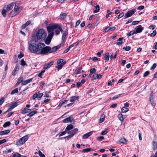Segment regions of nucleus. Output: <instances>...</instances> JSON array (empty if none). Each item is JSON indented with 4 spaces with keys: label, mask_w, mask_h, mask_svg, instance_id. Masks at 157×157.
I'll return each mask as SVG.
<instances>
[{
    "label": "nucleus",
    "mask_w": 157,
    "mask_h": 157,
    "mask_svg": "<svg viewBox=\"0 0 157 157\" xmlns=\"http://www.w3.org/2000/svg\"><path fill=\"white\" fill-rule=\"evenodd\" d=\"M58 26L57 24L53 25L47 27L48 33H49L48 37L45 40V43L47 44H49L51 41L52 39L54 34V30Z\"/></svg>",
    "instance_id": "obj_1"
},
{
    "label": "nucleus",
    "mask_w": 157,
    "mask_h": 157,
    "mask_svg": "<svg viewBox=\"0 0 157 157\" xmlns=\"http://www.w3.org/2000/svg\"><path fill=\"white\" fill-rule=\"evenodd\" d=\"M45 44L44 43H40L37 44L35 53L38 54L46 55L48 47H44Z\"/></svg>",
    "instance_id": "obj_2"
},
{
    "label": "nucleus",
    "mask_w": 157,
    "mask_h": 157,
    "mask_svg": "<svg viewBox=\"0 0 157 157\" xmlns=\"http://www.w3.org/2000/svg\"><path fill=\"white\" fill-rule=\"evenodd\" d=\"M46 36L47 33L45 32L44 29H40L36 33L35 38V41L37 42L40 40H44L46 37Z\"/></svg>",
    "instance_id": "obj_3"
},
{
    "label": "nucleus",
    "mask_w": 157,
    "mask_h": 157,
    "mask_svg": "<svg viewBox=\"0 0 157 157\" xmlns=\"http://www.w3.org/2000/svg\"><path fill=\"white\" fill-rule=\"evenodd\" d=\"M22 7H17L15 6L14 9L10 13V16L11 17H13L18 14L21 10Z\"/></svg>",
    "instance_id": "obj_4"
},
{
    "label": "nucleus",
    "mask_w": 157,
    "mask_h": 157,
    "mask_svg": "<svg viewBox=\"0 0 157 157\" xmlns=\"http://www.w3.org/2000/svg\"><path fill=\"white\" fill-rule=\"evenodd\" d=\"M28 139V135H25L20 138L16 143L17 145H21L24 144Z\"/></svg>",
    "instance_id": "obj_5"
},
{
    "label": "nucleus",
    "mask_w": 157,
    "mask_h": 157,
    "mask_svg": "<svg viewBox=\"0 0 157 157\" xmlns=\"http://www.w3.org/2000/svg\"><path fill=\"white\" fill-rule=\"evenodd\" d=\"M37 44L35 43L28 44L29 49L30 52L32 53H34Z\"/></svg>",
    "instance_id": "obj_6"
},
{
    "label": "nucleus",
    "mask_w": 157,
    "mask_h": 157,
    "mask_svg": "<svg viewBox=\"0 0 157 157\" xmlns=\"http://www.w3.org/2000/svg\"><path fill=\"white\" fill-rule=\"evenodd\" d=\"M136 10L135 9H133L132 10L128 11L125 14L126 17L125 18L131 17L133 14L136 11Z\"/></svg>",
    "instance_id": "obj_7"
},
{
    "label": "nucleus",
    "mask_w": 157,
    "mask_h": 157,
    "mask_svg": "<svg viewBox=\"0 0 157 157\" xmlns=\"http://www.w3.org/2000/svg\"><path fill=\"white\" fill-rule=\"evenodd\" d=\"M46 47H49L48 48H47L48 50L46 52V54H47L48 52L52 53L54 52L57 50V48H56V46L53 47L52 48H51L49 46H47Z\"/></svg>",
    "instance_id": "obj_8"
},
{
    "label": "nucleus",
    "mask_w": 157,
    "mask_h": 157,
    "mask_svg": "<svg viewBox=\"0 0 157 157\" xmlns=\"http://www.w3.org/2000/svg\"><path fill=\"white\" fill-rule=\"evenodd\" d=\"M54 61H52L48 63H46L44 66L43 69L44 70L49 68L53 64Z\"/></svg>",
    "instance_id": "obj_9"
},
{
    "label": "nucleus",
    "mask_w": 157,
    "mask_h": 157,
    "mask_svg": "<svg viewBox=\"0 0 157 157\" xmlns=\"http://www.w3.org/2000/svg\"><path fill=\"white\" fill-rule=\"evenodd\" d=\"M136 33H140L144 29V27L141 25H139L136 28Z\"/></svg>",
    "instance_id": "obj_10"
},
{
    "label": "nucleus",
    "mask_w": 157,
    "mask_h": 157,
    "mask_svg": "<svg viewBox=\"0 0 157 157\" xmlns=\"http://www.w3.org/2000/svg\"><path fill=\"white\" fill-rule=\"evenodd\" d=\"M18 103V102L16 101V102L13 103V104L10 105H9L10 107L7 110V111H11L14 108L17 106V104Z\"/></svg>",
    "instance_id": "obj_11"
},
{
    "label": "nucleus",
    "mask_w": 157,
    "mask_h": 157,
    "mask_svg": "<svg viewBox=\"0 0 157 157\" xmlns=\"http://www.w3.org/2000/svg\"><path fill=\"white\" fill-rule=\"evenodd\" d=\"M79 97V96L75 95V96H73L70 98V102H74L76 100H78Z\"/></svg>",
    "instance_id": "obj_12"
},
{
    "label": "nucleus",
    "mask_w": 157,
    "mask_h": 157,
    "mask_svg": "<svg viewBox=\"0 0 157 157\" xmlns=\"http://www.w3.org/2000/svg\"><path fill=\"white\" fill-rule=\"evenodd\" d=\"M115 27L114 26L113 27H110L109 26L106 27L105 29V32H107L109 31H113L115 29Z\"/></svg>",
    "instance_id": "obj_13"
},
{
    "label": "nucleus",
    "mask_w": 157,
    "mask_h": 157,
    "mask_svg": "<svg viewBox=\"0 0 157 157\" xmlns=\"http://www.w3.org/2000/svg\"><path fill=\"white\" fill-rule=\"evenodd\" d=\"M73 120V119L72 117H69L64 119L63 122L64 123L71 122Z\"/></svg>",
    "instance_id": "obj_14"
},
{
    "label": "nucleus",
    "mask_w": 157,
    "mask_h": 157,
    "mask_svg": "<svg viewBox=\"0 0 157 157\" xmlns=\"http://www.w3.org/2000/svg\"><path fill=\"white\" fill-rule=\"evenodd\" d=\"M33 80V78L27 79L21 83V85L22 86L25 85L28 83L31 82Z\"/></svg>",
    "instance_id": "obj_15"
},
{
    "label": "nucleus",
    "mask_w": 157,
    "mask_h": 157,
    "mask_svg": "<svg viewBox=\"0 0 157 157\" xmlns=\"http://www.w3.org/2000/svg\"><path fill=\"white\" fill-rule=\"evenodd\" d=\"M14 4L13 3H11L7 6H5L4 8H6L7 11L10 10L13 6Z\"/></svg>",
    "instance_id": "obj_16"
},
{
    "label": "nucleus",
    "mask_w": 157,
    "mask_h": 157,
    "mask_svg": "<svg viewBox=\"0 0 157 157\" xmlns=\"http://www.w3.org/2000/svg\"><path fill=\"white\" fill-rule=\"evenodd\" d=\"M58 25V26H59V25L58 24H57ZM58 26H57V27L55 29V30H55L56 34V35L59 34V33L61 31H62V28L60 26H59L58 27Z\"/></svg>",
    "instance_id": "obj_17"
},
{
    "label": "nucleus",
    "mask_w": 157,
    "mask_h": 157,
    "mask_svg": "<svg viewBox=\"0 0 157 157\" xmlns=\"http://www.w3.org/2000/svg\"><path fill=\"white\" fill-rule=\"evenodd\" d=\"M92 134V133L91 132H89L87 133L84 134L82 137L83 139H86L88 138L89 136H90Z\"/></svg>",
    "instance_id": "obj_18"
},
{
    "label": "nucleus",
    "mask_w": 157,
    "mask_h": 157,
    "mask_svg": "<svg viewBox=\"0 0 157 157\" xmlns=\"http://www.w3.org/2000/svg\"><path fill=\"white\" fill-rule=\"evenodd\" d=\"M75 74L77 75L81 73L82 72H83V71L82 70V68L81 67H79L77 68L75 70Z\"/></svg>",
    "instance_id": "obj_19"
},
{
    "label": "nucleus",
    "mask_w": 157,
    "mask_h": 157,
    "mask_svg": "<svg viewBox=\"0 0 157 157\" xmlns=\"http://www.w3.org/2000/svg\"><path fill=\"white\" fill-rule=\"evenodd\" d=\"M10 132L9 130H6L0 132V135H3L7 134Z\"/></svg>",
    "instance_id": "obj_20"
},
{
    "label": "nucleus",
    "mask_w": 157,
    "mask_h": 157,
    "mask_svg": "<svg viewBox=\"0 0 157 157\" xmlns=\"http://www.w3.org/2000/svg\"><path fill=\"white\" fill-rule=\"evenodd\" d=\"M123 38H119L117 40L118 42L117 43V45H120L122 44L123 43Z\"/></svg>",
    "instance_id": "obj_21"
},
{
    "label": "nucleus",
    "mask_w": 157,
    "mask_h": 157,
    "mask_svg": "<svg viewBox=\"0 0 157 157\" xmlns=\"http://www.w3.org/2000/svg\"><path fill=\"white\" fill-rule=\"evenodd\" d=\"M73 125L72 124H70L66 128L65 130L66 131H69L73 129Z\"/></svg>",
    "instance_id": "obj_22"
},
{
    "label": "nucleus",
    "mask_w": 157,
    "mask_h": 157,
    "mask_svg": "<svg viewBox=\"0 0 157 157\" xmlns=\"http://www.w3.org/2000/svg\"><path fill=\"white\" fill-rule=\"evenodd\" d=\"M31 21H27L25 23L23 24L22 26V29H25L26 27L28 25H29L31 23Z\"/></svg>",
    "instance_id": "obj_23"
},
{
    "label": "nucleus",
    "mask_w": 157,
    "mask_h": 157,
    "mask_svg": "<svg viewBox=\"0 0 157 157\" xmlns=\"http://www.w3.org/2000/svg\"><path fill=\"white\" fill-rule=\"evenodd\" d=\"M109 53H106L105 54L104 56V58H105V62H106L109 60Z\"/></svg>",
    "instance_id": "obj_24"
},
{
    "label": "nucleus",
    "mask_w": 157,
    "mask_h": 157,
    "mask_svg": "<svg viewBox=\"0 0 157 157\" xmlns=\"http://www.w3.org/2000/svg\"><path fill=\"white\" fill-rule=\"evenodd\" d=\"M37 113V111H33L32 112H31L30 113H28L27 116L29 117H31L33 116V115H34V114H36Z\"/></svg>",
    "instance_id": "obj_25"
},
{
    "label": "nucleus",
    "mask_w": 157,
    "mask_h": 157,
    "mask_svg": "<svg viewBox=\"0 0 157 157\" xmlns=\"http://www.w3.org/2000/svg\"><path fill=\"white\" fill-rule=\"evenodd\" d=\"M93 150V149H92V148H89L83 149L82 150V151L84 153H86L91 151H92Z\"/></svg>",
    "instance_id": "obj_26"
},
{
    "label": "nucleus",
    "mask_w": 157,
    "mask_h": 157,
    "mask_svg": "<svg viewBox=\"0 0 157 157\" xmlns=\"http://www.w3.org/2000/svg\"><path fill=\"white\" fill-rule=\"evenodd\" d=\"M31 111V110L30 109L25 108L22 111V113H26L30 112Z\"/></svg>",
    "instance_id": "obj_27"
},
{
    "label": "nucleus",
    "mask_w": 157,
    "mask_h": 157,
    "mask_svg": "<svg viewBox=\"0 0 157 157\" xmlns=\"http://www.w3.org/2000/svg\"><path fill=\"white\" fill-rule=\"evenodd\" d=\"M129 110L128 108H126L125 107H122L121 109V112L123 113H126Z\"/></svg>",
    "instance_id": "obj_28"
},
{
    "label": "nucleus",
    "mask_w": 157,
    "mask_h": 157,
    "mask_svg": "<svg viewBox=\"0 0 157 157\" xmlns=\"http://www.w3.org/2000/svg\"><path fill=\"white\" fill-rule=\"evenodd\" d=\"M105 116L104 115H102L99 120V122L101 123L105 120Z\"/></svg>",
    "instance_id": "obj_29"
},
{
    "label": "nucleus",
    "mask_w": 157,
    "mask_h": 157,
    "mask_svg": "<svg viewBox=\"0 0 157 157\" xmlns=\"http://www.w3.org/2000/svg\"><path fill=\"white\" fill-rule=\"evenodd\" d=\"M78 131V129L77 128H74V129L72 130L71 132V134H73V136L75 134L77 133Z\"/></svg>",
    "instance_id": "obj_30"
},
{
    "label": "nucleus",
    "mask_w": 157,
    "mask_h": 157,
    "mask_svg": "<svg viewBox=\"0 0 157 157\" xmlns=\"http://www.w3.org/2000/svg\"><path fill=\"white\" fill-rule=\"evenodd\" d=\"M58 65L56 66V67L58 69V70L61 69L63 66L64 64L63 63H61L60 64H58Z\"/></svg>",
    "instance_id": "obj_31"
},
{
    "label": "nucleus",
    "mask_w": 157,
    "mask_h": 157,
    "mask_svg": "<svg viewBox=\"0 0 157 157\" xmlns=\"http://www.w3.org/2000/svg\"><path fill=\"white\" fill-rule=\"evenodd\" d=\"M95 7L96 8V9L94 10V13H96L98 12L99 11V6L98 5H96Z\"/></svg>",
    "instance_id": "obj_32"
},
{
    "label": "nucleus",
    "mask_w": 157,
    "mask_h": 157,
    "mask_svg": "<svg viewBox=\"0 0 157 157\" xmlns=\"http://www.w3.org/2000/svg\"><path fill=\"white\" fill-rule=\"evenodd\" d=\"M149 101L150 102L152 106H155V103L153 100V99H152V98H149Z\"/></svg>",
    "instance_id": "obj_33"
},
{
    "label": "nucleus",
    "mask_w": 157,
    "mask_h": 157,
    "mask_svg": "<svg viewBox=\"0 0 157 157\" xmlns=\"http://www.w3.org/2000/svg\"><path fill=\"white\" fill-rule=\"evenodd\" d=\"M10 124L11 123L10 121H7L3 125V126L4 127H6L7 126H9Z\"/></svg>",
    "instance_id": "obj_34"
},
{
    "label": "nucleus",
    "mask_w": 157,
    "mask_h": 157,
    "mask_svg": "<svg viewBox=\"0 0 157 157\" xmlns=\"http://www.w3.org/2000/svg\"><path fill=\"white\" fill-rule=\"evenodd\" d=\"M119 119L121 121H123L124 118L123 117V115L122 114H119L118 116Z\"/></svg>",
    "instance_id": "obj_35"
},
{
    "label": "nucleus",
    "mask_w": 157,
    "mask_h": 157,
    "mask_svg": "<svg viewBox=\"0 0 157 157\" xmlns=\"http://www.w3.org/2000/svg\"><path fill=\"white\" fill-rule=\"evenodd\" d=\"M7 10L5 9H3L2 11V14L3 15L4 17H6V12Z\"/></svg>",
    "instance_id": "obj_36"
},
{
    "label": "nucleus",
    "mask_w": 157,
    "mask_h": 157,
    "mask_svg": "<svg viewBox=\"0 0 157 157\" xmlns=\"http://www.w3.org/2000/svg\"><path fill=\"white\" fill-rule=\"evenodd\" d=\"M67 35V34L66 33H63L62 36V39L63 40V42L65 41L66 39V36Z\"/></svg>",
    "instance_id": "obj_37"
},
{
    "label": "nucleus",
    "mask_w": 157,
    "mask_h": 157,
    "mask_svg": "<svg viewBox=\"0 0 157 157\" xmlns=\"http://www.w3.org/2000/svg\"><path fill=\"white\" fill-rule=\"evenodd\" d=\"M126 140L124 138H121L119 140V142L123 144H125L126 143Z\"/></svg>",
    "instance_id": "obj_38"
},
{
    "label": "nucleus",
    "mask_w": 157,
    "mask_h": 157,
    "mask_svg": "<svg viewBox=\"0 0 157 157\" xmlns=\"http://www.w3.org/2000/svg\"><path fill=\"white\" fill-rule=\"evenodd\" d=\"M68 101L67 100H64L63 101H61L59 105V106H61L64 104H65Z\"/></svg>",
    "instance_id": "obj_39"
},
{
    "label": "nucleus",
    "mask_w": 157,
    "mask_h": 157,
    "mask_svg": "<svg viewBox=\"0 0 157 157\" xmlns=\"http://www.w3.org/2000/svg\"><path fill=\"white\" fill-rule=\"evenodd\" d=\"M135 33L136 32L134 31H131L130 32L127 34V36H128L129 37V36L132 35L134 34H136Z\"/></svg>",
    "instance_id": "obj_40"
},
{
    "label": "nucleus",
    "mask_w": 157,
    "mask_h": 157,
    "mask_svg": "<svg viewBox=\"0 0 157 157\" xmlns=\"http://www.w3.org/2000/svg\"><path fill=\"white\" fill-rule=\"evenodd\" d=\"M18 92V89L17 88L12 90L11 92V94H13L15 93H17Z\"/></svg>",
    "instance_id": "obj_41"
},
{
    "label": "nucleus",
    "mask_w": 157,
    "mask_h": 157,
    "mask_svg": "<svg viewBox=\"0 0 157 157\" xmlns=\"http://www.w3.org/2000/svg\"><path fill=\"white\" fill-rule=\"evenodd\" d=\"M153 149L154 150H155L156 149L157 147V144L156 142L155 141L153 142Z\"/></svg>",
    "instance_id": "obj_42"
},
{
    "label": "nucleus",
    "mask_w": 157,
    "mask_h": 157,
    "mask_svg": "<svg viewBox=\"0 0 157 157\" xmlns=\"http://www.w3.org/2000/svg\"><path fill=\"white\" fill-rule=\"evenodd\" d=\"M21 64L23 66H24L25 65H27L25 62V61L23 59H22L21 60Z\"/></svg>",
    "instance_id": "obj_43"
},
{
    "label": "nucleus",
    "mask_w": 157,
    "mask_h": 157,
    "mask_svg": "<svg viewBox=\"0 0 157 157\" xmlns=\"http://www.w3.org/2000/svg\"><path fill=\"white\" fill-rule=\"evenodd\" d=\"M150 73V72L148 71H147L145 72L144 75H143V77H147V76H148Z\"/></svg>",
    "instance_id": "obj_44"
},
{
    "label": "nucleus",
    "mask_w": 157,
    "mask_h": 157,
    "mask_svg": "<svg viewBox=\"0 0 157 157\" xmlns=\"http://www.w3.org/2000/svg\"><path fill=\"white\" fill-rule=\"evenodd\" d=\"M96 71V70L95 68H91L90 70V72L91 74H93V73H95Z\"/></svg>",
    "instance_id": "obj_45"
},
{
    "label": "nucleus",
    "mask_w": 157,
    "mask_h": 157,
    "mask_svg": "<svg viewBox=\"0 0 157 157\" xmlns=\"http://www.w3.org/2000/svg\"><path fill=\"white\" fill-rule=\"evenodd\" d=\"M45 72V71L44 70H42L38 75V76L40 77H41V78L42 77L41 76L43 75V73Z\"/></svg>",
    "instance_id": "obj_46"
},
{
    "label": "nucleus",
    "mask_w": 157,
    "mask_h": 157,
    "mask_svg": "<svg viewBox=\"0 0 157 157\" xmlns=\"http://www.w3.org/2000/svg\"><path fill=\"white\" fill-rule=\"evenodd\" d=\"M66 133H67V131L66 130H65V131L59 133V136L60 137V136H62L64 135L65 134H66Z\"/></svg>",
    "instance_id": "obj_47"
},
{
    "label": "nucleus",
    "mask_w": 157,
    "mask_h": 157,
    "mask_svg": "<svg viewBox=\"0 0 157 157\" xmlns=\"http://www.w3.org/2000/svg\"><path fill=\"white\" fill-rule=\"evenodd\" d=\"M67 15L65 13H63L62 14H61L60 16L61 17V18L62 19L64 18L65 17H66Z\"/></svg>",
    "instance_id": "obj_48"
},
{
    "label": "nucleus",
    "mask_w": 157,
    "mask_h": 157,
    "mask_svg": "<svg viewBox=\"0 0 157 157\" xmlns=\"http://www.w3.org/2000/svg\"><path fill=\"white\" fill-rule=\"evenodd\" d=\"M73 136V134H71L70 135H68L64 138V139H69L70 138H71Z\"/></svg>",
    "instance_id": "obj_49"
},
{
    "label": "nucleus",
    "mask_w": 157,
    "mask_h": 157,
    "mask_svg": "<svg viewBox=\"0 0 157 157\" xmlns=\"http://www.w3.org/2000/svg\"><path fill=\"white\" fill-rule=\"evenodd\" d=\"M123 49L125 50L126 51H128L130 50L131 47L129 46H128L126 47H124Z\"/></svg>",
    "instance_id": "obj_50"
},
{
    "label": "nucleus",
    "mask_w": 157,
    "mask_h": 157,
    "mask_svg": "<svg viewBox=\"0 0 157 157\" xmlns=\"http://www.w3.org/2000/svg\"><path fill=\"white\" fill-rule=\"evenodd\" d=\"M124 15V12H122L120 13L118 16V19H119L121 17H122Z\"/></svg>",
    "instance_id": "obj_51"
},
{
    "label": "nucleus",
    "mask_w": 157,
    "mask_h": 157,
    "mask_svg": "<svg viewBox=\"0 0 157 157\" xmlns=\"http://www.w3.org/2000/svg\"><path fill=\"white\" fill-rule=\"evenodd\" d=\"M121 95V94H119L118 95H116L114 96L113 98V100H114L117 98L120 95Z\"/></svg>",
    "instance_id": "obj_52"
},
{
    "label": "nucleus",
    "mask_w": 157,
    "mask_h": 157,
    "mask_svg": "<svg viewBox=\"0 0 157 157\" xmlns=\"http://www.w3.org/2000/svg\"><path fill=\"white\" fill-rule=\"evenodd\" d=\"M156 31L155 30H154L152 33L151 34L150 36H154L156 35Z\"/></svg>",
    "instance_id": "obj_53"
},
{
    "label": "nucleus",
    "mask_w": 157,
    "mask_h": 157,
    "mask_svg": "<svg viewBox=\"0 0 157 157\" xmlns=\"http://www.w3.org/2000/svg\"><path fill=\"white\" fill-rule=\"evenodd\" d=\"M156 66V64L155 63H154L150 68V70H152L155 69Z\"/></svg>",
    "instance_id": "obj_54"
},
{
    "label": "nucleus",
    "mask_w": 157,
    "mask_h": 157,
    "mask_svg": "<svg viewBox=\"0 0 157 157\" xmlns=\"http://www.w3.org/2000/svg\"><path fill=\"white\" fill-rule=\"evenodd\" d=\"M63 59H60L58 60L57 62V64H60L61 63L63 62Z\"/></svg>",
    "instance_id": "obj_55"
},
{
    "label": "nucleus",
    "mask_w": 157,
    "mask_h": 157,
    "mask_svg": "<svg viewBox=\"0 0 157 157\" xmlns=\"http://www.w3.org/2000/svg\"><path fill=\"white\" fill-rule=\"evenodd\" d=\"M16 67L13 70L12 73V75H15L16 74V71H17L16 69Z\"/></svg>",
    "instance_id": "obj_56"
},
{
    "label": "nucleus",
    "mask_w": 157,
    "mask_h": 157,
    "mask_svg": "<svg viewBox=\"0 0 157 157\" xmlns=\"http://www.w3.org/2000/svg\"><path fill=\"white\" fill-rule=\"evenodd\" d=\"M23 78L22 77H21L18 78V81L20 83L21 82H23Z\"/></svg>",
    "instance_id": "obj_57"
},
{
    "label": "nucleus",
    "mask_w": 157,
    "mask_h": 157,
    "mask_svg": "<svg viewBox=\"0 0 157 157\" xmlns=\"http://www.w3.org/2000/svg\"><path fill=\"white\" fill-rule=\"evenodd\" d=\"M37 98H38V94L37 93H36L33 95V98L34 100Z\"/></svg>",
    "instance_id": "obj_58"
},
{
    "label": "nucleus",
    "mask_w": 157,
    "mask_h": 157,
    "mask_svg": "<svg viewBox=\"0 0 157 157\" xmlns=\"http://www.w3.org/2000/svg\"><path fill=\"white\" fill-rule=\"evenodd\" d=\"M140 21H133L132 22V25H136L140 22Z\"/></svg>",
    "instance_id": "obj_59"
},
{
    "label": "nucleus",
    "mask_w": 157,
    "mask_h": 157,
    "mask_svg": "<svg viewBox=\"0 0 157 157\" xmlns=\"http://www.w3.org/2000/svg\"><path fill=\"white\" fill-rule=\"evenodd\" d=\"M39 155L40 157H45L44 155L42 154V153L40 151H39Z\"/></svg>",
    "instance_id": "obj_60"
},
{
    "label": "nucleus",
    "mask_w": 157,
    "mask_h": 157,
    "mask_svg": "<svg viewBox=\"0 0 157 157\" xmlns=\"http://www.w3.org/2000/svg\"><path fill=\"white\" fill-rule=\"evenodd\" d=\"M4 101V98H2L0 100V105H2Z\"/></svg>",
    "instance_id": "obj_61"
},
{
    "label": "nucleus",
    "mask_w": 157,
    "mask_h": 157,
    "mask_svg": "<svg viewBox=\"0 0 157 157\" xmlns=\"http://www.w3.org/2000/svg\"><path fill=\"white\" fill-rule=\"evenodd\" d=\"M107 132L106 131H105V130H104L103 131H102L101 133V135H105L106 134V133H107Z\"/></svg>",
    "instance_id": "obj_62"
},
{
    "label": "nucleus",
    "mask_w": 157,
    "mask_h": 157,
    "mask_svg": "<svg viewBox=\"0 0 157 157\" xmlns=\"http://www.w3.org/2000/svg\"><path fill=\"white\" fill-rule=\"evenodd\" d=\"M103 52V50H101V52H98L97 53V55L98 57H100L101 54H102Z\"/></svg>",
    "instance_id": "obj_63"
},
{
    "label": "nucleus",
    "mask_w": 157,
    "mask_h": 157,
    "mask_svg": "<svg viewBox=\"0 0 157 157\" xmlns=\"http://www.w3.org/2000/svg\"><path fill=\"white\" fill-rule=\"evenodd\" d=\"M24 56V55L21 52H20V55H19L18 56V58L19 59H20L23 57Z\"/></svg>",
    "instance_id": "obj_64"
}]
</instances>
